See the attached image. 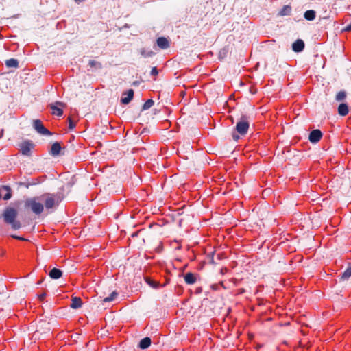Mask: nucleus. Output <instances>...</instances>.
Listing matches in <instances>:
<instances>
[{"mask_svg": "<svg viewBox=\"0 0 351 351\" xmlns=\"http://www.w3.org/2000/svg\"><path fill=\"white\" fill-rule=\"evenodd\" d=\"M64 186L60 188L57 193H45L40 196L33 197L25 201V208L36 216L40 217L46 211L47 214L56 209L64 199Z\"/></svg>", "mask_w": 351, "mask_h": 351, "instance_id": "f257e3e1", "label": "nucleus"}, {"mask_svg": "<svg viewBox=\"0 0 351 351\" xmlns=\"http://www.w3.org/2000/svg\"><path fill=\"white\" fill-rule=\"evenodd\" d=\"M19 211L17 208L12 206L6 207L2 213L4 222L15 230L21 228V223L17 219Z\"/></svg>", "mask_w": 351, "mask_h": 351, "instance_id": "f03ea898", "label": "nucleus"}, {"mask_svg": "<svg viewBox=\"0 0 351 351\" xmlns=\"http://www.w3.org/2000/svg\"><path fill=\"white\" fill-rule=\"evenodd\" d=\"M249 117L246 115H242L236 124L235 130L241 135L247 134L249 129Z\"/></svg>", "mask_w": 351, "mask_h": 351, "instance_id": "7ed1b4c3", "label": "nucleus"}, {"mask_svg": "<svg viewBox=\"0 0 351 351\" xmlns=\"http://www.w3.org/2000/svg\"><path fill=\"white\" fill-rule=\"evenodd\" d=\"M66 104L62 101H56L55 103L51 104L49 107L51 110V113L53 115L61 117L63 114L62 108L66 107Z\"/></svg>", "mask_w": 351, "mask_h": 351, "instance_id": "20e7f679", "label": "nucleus"}, {"mask_svg": "<svg viewBox=\"0 0 351 351\" xmlns=\"http://www.w3.org/2000/svg\"><path fill=\"white\" fill-rule=\"evenodd\" d=\"M33 126L34 128L40 134L51 135V132L44 127L42 121L39 119L34 121Z\"/></svg>", "mask_w": 351, "mask_h": 351, "instance_id": "39448f33", "label": "nucleus"}, {"mask_svg": "<svg viewBox=\"0 0 351 351\" xmlns=\"http://www.w3.org/2000/svg\"><path fill=\"white\" fill-rule=\"evenodd\" d=\"M20 151L23 155L29 156L34 144L31 141H25L20 144Z\"/></svg>", "mask_w": 351, "mask_h": 351, "instance_id": "423d86ee", "label": "nucleus"}, {"mask_svg": "<svg viewBox=\"0 0 351 351\" xmlns=\"http://www.w3.org/2000/svg\"><path fill=\"white\" fill-rule=\"evenodd\" d=\"M322 135V132L320 130H313L309 134L308 140L312 143H317L321 140Z\"/></svg>", "mask_w": 351, "mask_h": 351, "instance_id": "0eeeda50", "label": "nucleus"}, {"mask_svg": "<svg viewBox=\"0 0 351 351\" xmlns=\"http://www.w3.org/2000/svg\"><path fill=\"white\" fill-rule=\"evenodd\" d=\"M12 197L11 189L8 186H2L0 188V199L3 198L4 200H8Z\"/></svg>", "mask_w": 351, "mask_h": 351, "instance_id": "6e6552de", "label": "nucleus"}, {"mask_svg": "<svg viewBox=\"0 0 351 351\" xmlns=\"http://www.w3.org/2000/svg\"><path fill=\"white\" fill-rule=\"evenodd\" d=\"M134 97V90L132 89L128 90L127 92L123 93V97L121 99V103L123 104H129Z\"/></svg>", "mask_w": 351, "mask_h": 351, "instance_id": "1a4fd4ad", "label": "nucleus"}, {"mask_svg": "<svg viewBox=\"0 0 351 351\" xmlns=\"http://www.w3.org/2000/svg\"><path fill=\"white\" fill-rule=\"evenodd\" d=\"M304 48V43L301 39H298L292 45V49L295 52H301Z\"/></svg>", "mask_w": 351, "mask_h": 351, "instance_id": "9d476101", "label": "nucleus"}, {"mask_svg": "<svg viewBox=\"0 0 351 351\" xmlns=\"http://www.w3.org/2000/svg\"><path fill=\"white\" fill-rule=\"evenodd\" d=\"M156 43L161 49H166L169 47V42L165 37H159L156 40Z\"/></svg>", "mask_w": 351, "mask_h": 351, "instance_id": "9b49d317", "label": "nucleus"}, {"mask_svg": "<svg viewBox=\"0 0 351 351\" xmlns=\"http://www.w3.org/2000/svg\"><path fill=\"white\" fill-rule=\"evenodd\" d=\"M184 279L186 284L193 285L197 280V275L191 272H188L184 275Z\"/></svg>", "mask_w": 351, "mask_h": 351, "instance_id": "f8f14e48", "label": "nucleus"}, {"mask_svg": "<svg viewBox=\"0 0 351 351\" xmlns=\"http://www.w3.org/2000/svg\"><path fill=\"white\" fill-rule=\"evenodd\" d=\"M61 149H62V147H61L60 143L59 142H55L51 145V150L49 151V154L53 156H58L60 154Z\"/></svg>", "mask_w": 351, "mask_h": 351, "instance_id": "ddd939ff", "label": "nucleus"}, {"mask_svg": "<svg viewBox=\"0 0 351 351\" xmlns=\"http://www.w3.org/2000/svg\"><path fill=\"white\" fill-rule=\"evenodd\" d=\"M82 305V299L80 297H73L71 299V302L70 304V307L73 309H77L80 308Z\"/></svg>", "mask_w": 351, "mask_h": 351, "instance_id": "4468645a", "label": "nucleus"}, {"mask_svg": "<svg viewBox=\"0 0 351 351\" xmlns=\"http://www.w3.org/2000/svg\"><path fill=\"white\" fill-rule=\"evenodd\" d=\"M152 340L150 337H144L138 343V348H140L141 349H146L150 346Z\"/></svg>", "mask_w": 351, "mask_h": 351, "instance_id": "2eb2a0df", "label": "nucleus"}, {"mask_svg": "<svg viewBox=\"0 0 351 351\" xmlns=\"http://www.w3.org/2000/svg\"><path fill=\"white\" fill-rule=\"evenodd\" d=\"M49 276H50L51 278L52 279H59L60 278L62 277V272L60 269H57V268H53L49 274Z\"/></svg>", "mask_w": 351, "mask_h": 351, "instance_id": "dca6fc26", "label": "nucleus"}, {"mask_svg": "<svg viewBox=\"0 0 351 351\" xmlns=\"http://www.w3.org/2000/svg\"><path fill=\"white\" fill-rule=\"evenodd\" d=\"M349 112L348 106L346 104L342 103L338 107V113L341 116H346Z\"/></svg>", "mask_w": 351, "mask_h": 351, "instance_id": "f3484780", "label": "nucleus"}, {"mask_svg": "<svg viewBox=\"0 0 351 351\" xmlns=\"http://www.w3.org/2000/svg\"><path fill=\"white\" fill-rule=\"evenodd\" d=\"M315 15H316L315 11H314L313 10H309L304 12V17L307 21H313L315 19Z\"/></svg>", "mask_w": 351, "mask_h": 351, "instance_id": "a211bd4d", "label": "nucleus"}, {"mask_svg": "<svg viewBox=\"0 0 351 351\" xmlns=\"http://www.w3.org/2000/svg\"><path fill=\"white\" fill-rule=\"evenodd\" d=\"M5 65L10 68H17L19 66V62L16 59L10 58L5 61Z\"/></svg>", "mask_w": 351, "mask_h": 351, "instance_id": "6ab92c4d", "label": "nucleus"}, {"mask_svg": "<svg viewBox=\"0 0 351 351\" xmlns=\"http://www.w3.org/2000/svg\"><path fill=\"white\" fill-rule=\"evenodd\" d=\"M291 12V8L290 5H284L282 8L279 12V15L280 16H288L290 15Z\"/></svg>", "mask_w": 351, "mask_h": 351, "instance_id": "aec40b11", "label": "nucleus"}, {"mask_svg": "<svg viewBox=\"0 0 351 351\" xmlns=\"http://www.w3.org/2000/svg\"><path fill=\"white\" fill-rule=\"evenodd\" d=\"M117 295H118V293L116 291H113L111 293V294L110 295V296L104 298L101 301L103 302H112V301H113L116 298V297Z\"/></svg>", "mask_w": 351, "mask_h": 351, "instance_id": "412c9836", "label": "nucleus"}, {"mask_svg": "<svg viewBox=\"0 0 351 351\" xmlns=\"http://www.w3.org/2000/svg\"><path fill=\"white\" fill-rule=\"evenodd\" d=\"M351 277V265H350L345 271L341 274V280H346Z\"/></svg>", "mask_w": 351, "mask_h": 351, "instance_id": "4be33fe9", "label": "nucleus"}, {"mask_svg": "<svg viewBox=\"0 0 351 351\" xmlns=\"http://www.w3.org/2000/svg\"><path fill=\"white\" fill-rule=\"evenodd\" d=\"M88 65L90 67H95L97 69H101L102 68V64L101 62L91 60L88 62Z\"/></svg>", "mask_w": 351, "mask_h": 351, "instance_id": "5701e85b", "label": "nucleus"}, {"mask_svg": "<svg viewBox=\"0 0 351 351\" xmlns=\"http://www.w3.org/2000/svg\"><path fill=\"white\" fill-rule=\"evenodd\" d=\"M346 97V93L344 90L339 91L335 96V99L337 101H341L345 99Z\"/></svg>", "mask_w": 351, "mask_h": 351, "instance_id": "b1692460", "label": "nucleus"}, {"mask_svg": "<svg viewBox=\"0 0 351 351\" xmlns=\"http://www.w3.org/2000/svg\"><path fill=\"white\" fill-rule=\"evenodd\" d=\"M154 104V102L152 99L147 100L143 106V110H147L150 108Z\"/></svg>", "mask_w": 351, "mask_h": 351, "instance_id": "393cba45", "label": "nucleus"}, {"mask_svg": "<svg viewBox=\"0 0 351 351\" xmlns=\"http://www.w3.org/2000/svg\"><path fill=\"white\" fill-rule=\"evenodd\" d=\"M147 282L153 288H157L159 286V283L158 282L152 280L150 279H147Z\"/></svg>", "mask_w": 351, "mask_h": 351, "instance_id": "a878e982", "label": "nucleus"}, {"mask_svg": "<svg viewBox=\"0 0 351 351\" xmlns=\"http://www.w3.org/2000/svg\"><path fill=\"white\" fill-rule=\"evenodd\" d=\"M141 53L144 57H151V56H152L154 55L153 51H146L145 49H142L141 51Z\"/></svg>", "mask_w": 351, "mask_h": 351, "instance_id": "bb28decb", "label": "nucleus"}, {"mask_svg": "<svg viewBox=\"0 0 351 351\" xmlns=\"http://www.w3.org/2000/svg\"><path fill=\"white\" fill-rule=\"evenodd\" d=\"M76 179L75 177H72L71 180L67 182L66 186L68 189H71L75 184Z\"/></svg>", "mask_w": 351, "mask_h": 351, "instance_id": "cd10ccee", "label": "nucleus"}, {"mask_svg": "<svg viewBox=\"0 0 351 351\" xmlns=\"http://www.w3.org/2000/svg\"><path fill=\"white\" fill-rule=\"evenodd\" d=\"M68 121H69V128L70 130L74 129L75 127V124L73 122V121L71 119V117H69Z\"/></svg>", "mask_w": 351, "mask_h": 351, "instance_id": "c85d7f7f", "label": "nucleus"}, {"mask_svg": "<svg viewBox=\"0 0 351 351\" xmlns=\"http://www.w3.org/2000/svg\"><path fill=\"white\" fill-rule=\"evenodd\" d=\"M151 73L152 75L156 76L158 74V71L156 67H155V66L153 67L152 69V70H151V73Z\"/></svg>", "mask_w": 351, "mask_h": 351, "instance_id": "c756f323", "label": "nucleus"}, {"mask_svg": "<svg viewBox=\"0 0 351 351\" xmlns=\"http://www.w3.org/2000/svg\"><path fill=\"white\" fill-rule=\"evenodd\" d=\"M13 238L14 239H19V240H21V241H26V239L23 237H19V236H15V235H12V236Z\"/></svg>", "mask_w": 351, "mask_h": 351, "instance_id": "7c9ffc66", "label": "nucleus"}, {"mask_svg": "<svg viewBox=\"0 0 351 351\" xmlns=\"http://www.w3.org/2000/svg\"><path fill=\"white\" fill-rule=\"evenodd\" d=\"M346 32H350L351 31V23L348 25L343 29Z\"/></svg>", "mask_w": 351, "mask_h": 351, "instance_id": "2f4dec72", "label": "nucleus"}, {"mask_svg": "<svg viewBox=\"0 0 351 351\" xmlns=\"http://www.w3.org/2000/svg\"><path fill=\"white\" fill-rule=\"evenodd\" d=\"M45 296H46V294L45 293H42L40 295H38V298H39L40 300L42 301V300H43L45 299Z\"/></svg>", "mask_w": 351, "mask_h": 351, "instance_id": "473e14b6", "label": "nucleus"}, {"mask_svg": "<svg viewBox=\"0 0 351 351\" xmlns=\"http://www.w3.org/2000/svg\"><path fill=\"white\" fill-rule=\"evenodd\" d=\"M232 138H233V139H234V141H238V140H239V135H237V134H232Z\"/></svg>", "mask_w": 351, "mask_h": 351, "instance_id": "72a5a7b5", "label": "nucleus"}, {"mask_svg": "<svg viewBox=\"0 0 351 351\" xmlns=\"http://www.w3.org/2000/svg\"><path fill=\"white\" fill-rule=\"evenodd\" d=\"M77 3L83 2L84 0H74Z\"/></svg>", "mask_w": 351, "mask_h": 351, "instance_id": "f704fd0d", "label": "nucleus"}]
</instances>
